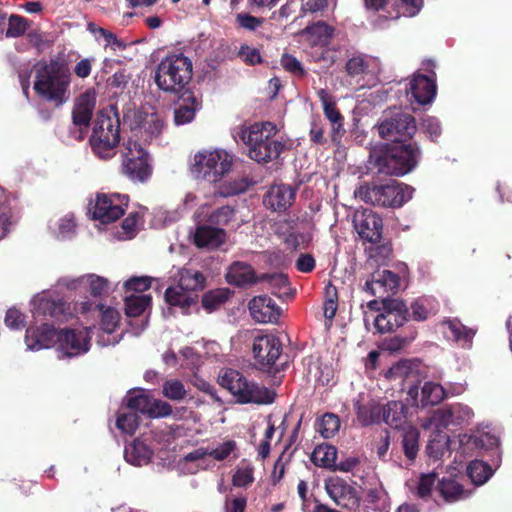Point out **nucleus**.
Returning a JSON list of instances; mask_svg holds the SVG:
<instances>
[{
	"label": "nucleus",
	"instance_id": "obj_1",
	"mask_svg": "<svg viewBox=\"0 0 512 512\" xmlns=\"http://www.w3.org/2000/svg\"><path fill=\"white\" fill-rule=\"evenodd\" d=\"M70 83L69 69L58 62L52 61L36 69L34 80L36 94L56 107L68 101Z\"/></svg>",
	"mask_w": 512,
	"mask_h": 512
},
{
	"label": "nucleus",
	"instance_id": "obj_2",
	"mask_svg": "<svg viewBox=\"0 0 512 512\" xmlns=\"http://www.w3.org/2000/svg\"><path fill=\"white\" fill-rule=\"evenodd\" d=\"M276 126L270 122L256 123L244 127L239 133L240 139L248 147V154L256 162H267L279 157L285 145L273 137Z\"/></svg>",
	"mask_w": 512,
	"mask_h": 512
},
{
	"label": "nucleus",
	"instance_id": "obj_3",
	"mask_svg": "<svg viewBox=\"0 0 512 512\" xmlns=\"http://www.w3.org/2000/svg\"><path fill=\"white\" fill-rule=\"evenodd\" d=\"M219 384L240 404H270L274 401V392L249 380L238 370H222L219 374Z\"/></svg>",
	"mask_w": 512,
	"mask_h": 512
},
{
	"label": "nucleus",
	"instance_id": "obj_4",
	"mask_svg": "<svg viewBox=\"0 0 512 512\" xmlns=\"http://www.w3.org/2000/svg\"><path fill=\"white\" fill-rule=\"evenodd\" d=\"M375 164L379 172L387 175L403 176L411 172L418 164L420 150L416 143H393L386 146L383 153L376 155Z\"/></svg>",
	"mask_w": 512,
	"mask_h": 512
},
{
	"label": "nucleus",
	"instance_id": "obj_5",
	"mask_svg": "<svg viewBox=\"0 0 512 512\" xmlns=\"http://www.w3.org/2000/svg\"><path fill=\"white\" fill-rule=\"evenodd\" d=\"M233 157L224 149L198 151L191 162V173L197 180L220 183L231 171Z\"/></svg>",
	"mask_w": 512,
	"mask_h": 512
},
{
	"label": "nucleus",
	"instance_id": "obj_6",
	"mask_svg": "<svg viewBox=\"0 0 512 512\" xmlns=\"http://www.w3.org/2000/svg\"><path fill=\"white\" fill-rule=\"evenodd\" d=\"M192 62L183 54L163 58L155 72V83L164 92H180L191 80Z\"/></svg>",
	"mask_w": 512,
	"mask_h": 512
},
{
	"label": "nucleus",
	"instance_id": "obj_7",
	"mask_svg": "<svg viewBox=\"0 0 512 512\" xmlns=\"http://www.w3.org/2000/svg\"><path fill=\"white\" fill-rule=\"evenodd\" d=\"M414 189L406 184L392 181L384 185L364 184L354 196L365 203L383 207H400L413 196Z\"/></svg>",
	"mask_w": 512,
	"mask_h": 512
},
{
	"label": "nucleus",
	"instance_id": "obj_8",
	"mask_svg": "<svg viewBox=\"0 0 512 512\" xmlns=\"http://www.w3.org/2000/svg\"><path fill=\"white\" fill-rule=\"evenodd\" d=\"M120 141L119 120L114 115L100 112L97 116L90 145L93 152L102 159H109L115 155V148Z\"/></svg>",
	"mask_w": 512,
	"mask_h": 512
},
{
	"label": "nucleus",
	"instance_id": "obj_9",
	"mask_svg": "<svg viewBox=\"0 0 512 512\" xmlns=\"http://www.w3.org/2000/svg\"><path fill=\"white\" fill-rule=\"evenodd\" d=\"M204 276L197 270L181 268L178 271V285L169 287L165 292V299L171 306H178L183 310L196 303V291L204 287Z\"/></svg>",
	"mask_w": 512,
	"mask_h": 512
},
{
	"label": "nucleus",
	"instance_id": "obj_10",
	"mask_svg": "<svg viewBox=\"0 0 512 512\" xmlns=\"http://www.w3.org/2000/svg\"><path fill=\"white\" fill-rule=\"evenodd\" d=\"M416 129L414 118L399 108L384 111L377 124L379 135L384 139H391L393 143L411 138Z\"/></svg>",
	"mask_w": 512,
	"mask_h": 512
},
{
	"label": "nucleus",
	"instance_id": "obj_11",
	"mask_svg": "<svg viewBox=\"0 0 512 512\" xmlns=\"http://www.w3.org/2000/svg\"><path fill=\"white\" fill-rule=\"evenodd\" d=\"M474 417L471 407L462 403L445 405L433 411V413L422 422L424 429L441 432L450 427H461L469 425Z\"/></svg>",
	"mask_w": 512,
	"mask_h": 512
},
{
	"label": "nucleus",
	"instance_id": "obj_12",
	"mask_svg": "<svg viewBox=\"0 0 512 512\" xmlns=\"http://www.w3.org/2000/svg\"><path fill=\"white\" fill-rule=\"evenodd\" d=\"M123 173L135 183L148 181L153 172L148 152L137 142L128 140L123 150Z\"/></svg>",
	"mask_w": 512,
	"mask_h": 512
},
{
	"label": "nucleus",
	"instance_id": "obj_13",
	"mask_svg": "<svg viewBox=\"0 0 512 512\" xmlns=\"http://www.w3.org/2000/svg\"><path fill=\"white\" fill-rule=\"evenodd\" d=\"M128 206V196L118 193H98L90 199L88 213L95 221L109 224L125 213Z\"/></svg>",
	"mask_w": 512,
	"mask_h": 512
},
{
	"label": "nucleus",
	"instance_id": "obj_14",
	"mask_svg": "<svg viewBox=\"0 0 512 512\" xmlns=\"http://www.w3.org/2000/svg\"><path fill=\"white\" fill-rule=\"evenodd\" d=\"M55 344L59 358L77 357L87 353L91 346L89 328L56 330Z\"/></svg>",
	"mask_w": 512,
	"mask_h": 512
},
{
	"label": "nucleus",
	"instance_id": "obj_15",
	"mask_svg": "<svg viewBox=\"0 0 512 512\" xmlns=\"http://www.w3.org/2000/svg\"><path fill=\"white\" fill-rule=\"evenodd\" d=\"M407 308L398 299H386L382 302V310L372 316L371 331L388 333L402 326L407 321Z\"/></svg>",
	"mask_w": 512,
	"mask_h": 512
},
{
	"label": "nucleus",
	"instance_id": "obj_16",
	"mask_svg": "<svg viewBox=\"0 0 512 512\" xmlns=\"http://www.w3.org/2000/svg\"><path fill=\"white\" fill-rule=\"evenodd\" d=\"M31 312L35 322L51 317L58 321L67 319L69 307L62 299L54 297L50 291H43L31 300Z\"/></svg>",
	"mask_w": 512,
	"mask_h": 512
},
{
	"label": "nucleus",
	"instance_id": "obj_17",
	"mask_svg": "<svg viewBox=\"0 0 512 512\" xmlns=\"http://www.w3.org/2000/svg\"><path fill=\"white\" fill-rule=\"evenodd\" d=\"M133 118L130 124L131 130L138 135L139 133L145 141L157 137L164 127L163 117L153 107H142L140 110L128 115L127 119Z\"/></svg>",
	"mask_w": 512,
	"mask_h": 512
},
{
	"label": "nucleus",
	"instance_id": "obj_18",
	"mask_svg": "<svg viewBox=\"0 0 512 512\" xmlns=\"http://www.w3.org/2000/svg\"><path fill=\"white\" fill-rule=\"evenodd\" d=\"M385 378L400 385L409 383L408 396L416 403L418 398V387L414 385L419 380V361L403 359L392 365L386 372Z\"/></svg>",
	"mask_w": 512,
	"mask_h": 512
},
{
	"label": "nucleus",
	"instance_id": "obj_19",
	"mask_svg": "<svg viewBox=\"0 0 512 512\" xmlns=\"http://www.w3.org/2000/svg\"><path fill=\"white\" fill-rule=\"evenodd\" d=\"M126 402L131 411L147 414L151 418L166 417L172 413V408L167 402L155 399L143 390L130 392Z\"/></svg>",
	"mask_w": 512,
	"mask_h": 512
},
{
	"label": "nucleus",
	"instance_id": "obj_20",
	"mask_svg": "<svg viewBox=\"0 0 512 512\" xmlns=\"http://www.w3.org/2000/svg\"><path fill=\"white\" fill-rule=\"evenodd\" d=\"M282 351V344L273 334H259L254 337L252 352L255 361L261 368L275 364Z\"/></svg>",
	"mask_w": 512,
	"mask_h": 512
},
{
	"label": "nucleus",
	"instance_id": "obj_21",
	"mask_svg": "<svg viewBox=\"0 0 512 512\" xmlns=\"http://www.w3.org/2000/svg\"><path fill=\"white\" fill-rule=\"evenodd\" d=\"M99 310V328L100 333L98 335L97 343L100 346L115 345L120 342L121 335H113L120 325L121 313L120 311L112 306L99 304L97 306Z\"/></svg>",
	"mask_w": 512,
	"mask_h": 512
},
{
	"label": "nucleus",
	"instance_id": "obj_22",
	"mask_svg": "<svg viewBox=\"0 0 512 512\" xmlns=\"http://www.w3.org/2000/svg\"><path fill=\"white\" fill-rule=\"evenodd\" d=\"M325 489L337 506L348 510H354L359 506L356 490L345 480L332 477L326 481Z\"/></svg>",
	"mask_w": 512,
	"mask_h": 512
},
{
	"label": "nucleus",
	"instance_id": "obj_23",
	"mask_svg": "<svg viewBox=\"0 0 512 512\" xmlns=\"http://www.w3.org/2000/svg\"><path fill=\"white\" fill-rule=\"evenodd\" d=\"M400 287L399 276L390 270H377L366 280L364 291L372 296L384 297L395 294Z\"/></svg>",
	"mask_w": 512,
	"mask_h": 512
},
{
	"label": "nucleus",
	"instance_id": "obj_24",
	"mask_svg": "<svg viewBox=\"0 0 512 512\" xmlns=\"http://www.w3.org/2000/svg\"><path fill=\"white\" fill-rule=\"evenodd\" d=\"M354 227L359 236L368 242L377 243L382 236V220L371 209L357 211L354 215Z\"/></svg>",
	"mask_w": 512,
	"mask_h": 512
},
{
	"label": "nucleus",
	"instance_id": "obj_25",
	"mask_svg": "<svg viewBox=\"0 0 512 512\" xmlns=\"http://www.w3.org/2000/svg\"><path fill=\"white\" fill-rule=\"evenodd\" d=\"M407 95H410V101L419 105L431 103L436 95L435 74L425 76L415 73L409 81Z\"/></svg>",
	"mask_w": 512,
	"mask_h": 512
},
{
	"label": "nucleus",
	"instance_id": "obj_26",
	"mask_svg": "<svg viewBox=\"0 0 512 512\" xmlns=\"http://www.w3.org/2000/svg\"><path fill=\"white\" fill-rule=\"evenodd\" d=\"M56 329L48 324L31 325L26 330L25 344L27 350L39 351L55 345Z\"/></svg>",
	"mask_w": 512,
	"mask_h": 512
},
{
	"label": "nucleus",
	"instance_id": "obj_27",
	"mask_svg": "<svg viewBox=\"0 0 512 512\" xmlns=\"http://www.w3.org/2000/svg\"><path fill=\"white\" fill-rule=\"evenodd\" d=\"M248 308L252 319L258 323H274L280 317V307L266 295L252 298Z\"/></svg>",
	"mask_w": 512,
	"mask_h": 512
},
{
	"label": "nucleus",
	"instance_id": "obj_28",
	"mask_svg": "<svg viewBox=\"0 0 512 512\" xmlns=\"http://www.w3.org/2000/svg\"><path fill=\"white\" fill-rule=\"evenodd\" d=\"M65 285L70 290L89 291L94 297L104 296L110 291L108 279L95 274H87L79 278L67 280Z\"/></svg>",
	"mask_w": 512,
	"mask_h": 512
},
{
	"label": "nucleus",
	"instance_id": "obj_29",
	"mask_svg": "<svg viewBox=\"0 0 512 512\" xmlns=\"http://www.w3.org/2000/svg\"><path fill=\"white\" fill-rule=\"evenodd\" d=\"M95 104L96 92L93 89L85 91L77 98L73 110V124L79 127L80 132L88 127Z\"/></svg>",
	"mask_w": 512,
	"mask_h": 512
},
{
	"label": "nucleus",
	"instance_id": "obj_30",
	"mask_svg": "<svg viewBox=\"0 0 512 512\" xmlns=\"http://www.w3.org/2000/svg\"><path fill=\"white\" fill-rule=\"evenodd\" d=\"M201 108V100L192 92H184L174 110L176 125H185L193 121L196 112Z\"/></svg>",
	"mask_w": 512,
	"mask_h": 512
},
{
	"label": "nucleus",
	"instance_id": "obj_31",
	"mask_svg": "<svg viewBox=\"0 0 512 512\" xmlns=\"http://www.w3.org/2000/svg\"><path fill=\"white\" fill-rule=\"evenodd\" d=\"M295 199V190L284 184L273 185L265 196L264 203L274 211H284Z\"/></svg>",
	"mask_w": 512,
	"mask_h": 512
},
{
	"label": "nucleus",
	"instance_id": "obj_32",
	"mask_svg": "<svg viewBox=\"0 0 512 512\" xmlns=\"http://www.w3.org/2000/svg\"><path fill=\"white\" fill-rule=\"evenodd\" d=\"M153 450L143 439H135L124 449V458L127 463L141 467L150 463Z\"/></svg>",
	"mask_w": 512,
	"mask_h": 512
},
{
	"label": "nucleus",
	"instance_id": "obj_33",
	"mask_svg": "<svg viewBox=\"0 0 512 512\" xmlns=\"http://www.w3.org/2000/svg\"><path fill=\"white\" fill-rule=\"evenodd\" d=\"M225 237L223 229L201 225L194 233V243L200 248L215 249L224 242Z\"/></svg>",
	"mask_w": 512,
	"mask_h": 512
},
{
	"label": "nucleus",
	"instance_id": "obj_34",
	"mask_svg": "<svg viewBox=\"0 0 512 512\" xmlns=\"http://www.w3.org/2000/svg\"><path fill=\"white\" fill-rule=\"evenodd\" d=\"M17 221V215L11 207V197L0 187V240L13 230Z\"/></svg>",
	"mask_w": 512,
	"mask_h": 512
},
{
	"label": "nucleus",
	"instance_id": "obj_35",
	"mask_svg": "<svg viewBox=\"0 0 512 512\" xmlns=\"http://www.w3.org/2000/svg\"><path fill=\"white\" fill-rule=\"evenodd\" d=\"M302 35L311 47H324L330 43L334 35V29L326 23L319 21L306 27L302 31Z\"/></svg>",
	"mask_w": 512,
	"mask_h": 512
},
{
	"label": "nucleus",
	"instance_id": "obj_36",
	"mask_svg": "<svg viewBox=\"0 0 512 512\" xmlns=\"http://www.w3.org/2000/svg\"><path fill=\"white\" fill-rule=\"evenodd\" d=\"M364 397L359 395L354 400V409L357 414V419L363 426H368L382 420V406L375 402H368L363 404Z\"/></svg>",
	"mask_w": 512,
	"mask_h": 512
},
{
	"label": "nucleus",
	"instance_id": "obj_37",
	"mask_svg": "<svg viewBox=\"0 0 512 512\" xmlns=\"http://www.w3.org/2000/svg\"><path fill=\"white\" fill-rule=\"evenodd\" d=\"M407 408L402 401H389L382 406V420L392 428L402 429L406 425Z\"/></svg>",
	"mask_w": 512,
	"mask_h": 512
},
{
	"label": "nucleus",
	"instance_id": "obj_38",
	"mask_svg": "<svg viewBox=\"0 0 512 512\" xmlns=\"http://www.w3.org/2000/svg\"><path fill=\"white\" fill-rule=\"evenodd\" d=\"M208 458V447H200L187 453L180 460V466L184 472L189 474H195L199 470L206 469L209 467Z\"/></svg>",
	"mask_w": 512,
	"mask_h": 512
},
{
	"label": "nucleus",
	"instance_id": "obj_39",
	"mask_svg": "<svg viewBox=\"0 0 512 512\" xmlns=\"http://www.w3.org/2000/svg\"><path fill=\"white\" fill-rule=\"evenodd\" d=\"M379 60L371 56H355L348 60L346 70L349 75L356 76L363 73L376 74L379 71Z\"/></svg>",
	"mask_w": 512,
	"mask_h": 512
},
{
	"label": "nucleus",
	"instance_id": "obj_40",
	"mask_svg": "<svg viewBox=\"0 0 512 512\" xmlns=\"http://www.w3.org/2000/svg\"><path fill=\"white\" fill-rule=\"evenodd\" d=\"M226 279L230 284L244 286L255 281V274L249 264L244 262H235L229 267Z\"/></svg>",
	"mask_w": 512,
	"mask_h": 512
},
{
	"label": "nucleus",
	"instance_id": "obj_41",
	"mask_svg": "<svg viewBox=\"0 0 512 512\" xmlns=\"http://www.w3.org/2000/svg\"><path fill=\"white\" fill-rule=\"evenodd\" d=\"M439 491L446 502L453 503L464 500L470 496L468 490L463 489L455 479L443 478L439 481Z\"/></svg>",
	"mask_w": 512,
	"mask_h": 512
},
{
	"label": "nucleus",
	"instance_id": "obj_42",
	"mask_svg": "<svg viewBox=\"0 0 512 512\" xmlns=\"http://www.w3.org/2000/svg\"><path fill=\"white\" fill-rule=\"evenodd\" d=\"M445 334L454 339L463 347H470L475 331L466 328L462 323L455 320H448L444 323Z\"/></svg>",
	"mask_w": 512,
	"mask_h": 512
},
{
	"label": "nucleus",
	"instance_id": "obj_43",
	"mask_svg": "<svg viewBox=\"0 0 512 512\" xmlns=\"http://www.w3.org/2000/svg\"><path fill=\"white\" fill-rule=\"evenodd\" d=\"M50 229L58 239H69L75 235L76 221L74 214L68 213L50 223Z\"/></svg>",
	"mask_w": 512,
	"mask_h": 512
},
{
	"label": "nucleus",
	"instance_id": "obj_44",
	"mask_svg": "<svg viewBox=\"0 0 512 512\" xmlns=\"http://www.w3.org/2000/svg\"><path fill=\"white\" fill-rule=\"evenodd\" d=\"M447 397L446 390L439 383L427 381L421 389V404L436 405Z\"/></svg>",
	"mask_w": 512,
	"mask_h": 512
},
{
	"label": "nucleus",
	"instance_id": "obj_45",
	"mask_svg": "<svg viewBox=\"0 0 512 512\" xmlns=\"http://www.w3.org/2000/svg\"><path fill=\"white\" fill-rule=\"evenodd\" d=\"M337 458L336 448L328 445H318L312 452L311 460L319 467L331 468L335 465Z\"/></svg>",
	"mask_w": 512,
	"mask_h": 512
},
{
	"label": "nucleus",
	"instance_id": "obj_46",
	"mask_svg": "<svg viewBox=\"0 0 512 512\" xmlns=\"http://www.w3.org/2000/svg\"><path fill=\"white\" fill-rule=\"evenodd\" d=\"M419 431L411 425L402 428V445L406 457L410 460L415 459L419 448Z\"/></svg>",
	"mask_w": 512,
	"mask_h": 512
},
{
	"label": "nucleus",
	"instance_id": "obj_47",
	"mask_svg": "<svg viewBox=\"0 0 512 512\" xmlns=\"http://www.w3.org/2000/svg\"><path fill=\"white\" fill-rule=\"evenodd\" d=\"M467 474L475 485H483L493 475L492 468L481 460L472 461L467 467Z\"/></svg>",
	"mask_w": 512,
	"mask_h": 512
},
{
	"label": "nucleus",
	"instance_id": "obj_48",
	"mask_svg": "<svg viewBox=\"0 0 512 512\" xmlns=\"http://www.w3.org/2000/svg\"><path fill=\"white\" fill-rule=\"evenodd\" d=\"M151 304V296L144 294H131L125 297L126 314L136 317L142 314Z\"/></svg>",
	"mask_w": 512,
	"mask_h": 512
},
{
	"label": "nucleus",
	"instance_id": "obj_49",
	"mask_svg": "<svg viewBox=\"0 0 512 512\" xmlns=\"http://www.w3.org/2000/svg\"><path fill=\"white\" fill-rule=\"evenodd\" d=\"M411 314L412 319L416 321H424L430 315L436 312V304L432 298L423 297L416 299L411 304Z\"/></svg>",
	"mask_w": 512,
	"mask_h": 512
},
{
	"label": "nucleus",
	"instance_id": "obj_50",
	"mask_svg": "<svg viewBox=\"0 0 512 512\" xmlns=\"http://www.w3.org/2000/svg\"><path fill=\"white\" fill-rule=\"evenodd\" d=\"M254 482V467L245 461H242L236 468L232 483L236 487L246 488Z\"/></svg>",
	"mask_w": 512,
	"mask_h": 512
},
{
	"label": "nucleus",
	"instance_id": "obj_51",
	"mask_svg": "<svg viewBox=\"0 0 512 512\" xmlns=\"http://www.w3.org/2000/svg\"><path fill=\"white\" fill-rule=\"evenodd\" d=\"M339 428L340 420L333 413L324 414L317 424V431L326 439L333 437L339 431Z\"/></svg>",
	"mask_w": 512,
	"mask_h": 512
},
{
	"label": "nucleus",
	"instance_id": "obj_52",
	"mask_svg": "<svg viewBox=\"0 0 512 512\" xmlns=\"http://www.w3.org/2000/svg\"><path fill=\"white\" fill-rule=\"evenodd\" d=\"M272 293L278 297L288 296L290 294L289 281L284 274L266 275L264 278Z\"/></svg>",
	"mask_w": 512,
	"mask_h": 512
},
{
	"label": "nucleus",
	"instance_id": "obj_53",
	"mask_svg": "<svg viewBox=\"0 0 512 512\" xmlns=\"http://www.w3.org/2000/svg\"><path fill=\"white\" fill-rule=\"evenodd\" d=\"M162 394L172 401H181L187 396V390L181 381L170 379L164 382Z\"/></svg>",
	"mask_w": 512,
	"mask_h": 512
},
{
	"label": "nucleus",
	"instance_id": "obj_54",
	"mask_svg": "<svg viewBox=\"0 0 512 512\" xmlns=\"http://www.w3.org/2000/svg\"><path fill=\"white\" fill-rule=\"evenodd\" d=\"M208 451L209 457L217 461H223L228 459L231 455L236 456L237 444L234 440H225L215 447H208Z\"/></svg>",
	"mask_w": 512,
	"mask_h": 512
},
{
	"label": "nucleus",
	"instance_id": "obj_55",
	"mask_svg": "<svg viewBox=\"0 0 512 512\" xmlns=\"http://www.w3.org/2000/svg\"><path fill=\"white\" fill-rule=\"evenodd\" d=\"M116 426L122 433L132 435L139 426V418L133 411L122 413L117 417Z\"/></svg>",
	"mask_w": 512,
	"mask_h": 512
},
{
	"label": "nucleus",
	"instance_id": "obj_56",
	"mask_svg": "<svg viewBox=\"0 0 512 512\" xmlns=\"http://www.w3.org/2000/svg\"><path fill=\"white\" fill-rule=\"evenodd\" d=\"M448 443V435L438 432V434L433 439L429 440L426 451L430 457L439 459L446 451Z\"/></svg>",
	"mask_w": 512,
	"mask_h": 512
},
{
	"label": "nucleus",
	"instance_id": "obj_57",
	"mask_svg": "<svg viewBox=\"0 0 512 512\" xmlns=\"http://www.w3.org/2000/svg\"><path fill=\"white\" fill-rule=\"evenodd\" d=\"M140 223V216L138 213L129 214L122 222L121 231L118 232V238L120 240H128L133 238Z\"/></svg>",
	"mask_w": 512,
	"mask_h": 512
},
{
	"label": "nucleus",
	"instance_id": "obj_58",
	"mask_svg": "<svg viewBox=\"0 0 512 512\" xmlns=\"http://www.w3.org/2000/svg\"><path fill=\"white\" fill-rule=\"evenodd\" d=\"M228 297L224 290H213L205 293L202 297V305L208 311L212 312L223 304Z\"/></svg>",
	"mask_w": 512,
	"mask_h": 512
},
{
	"label": "nucleus",
	"instance_id": "obj_59",
	"mask_svg": "<svg viewBox=\"0 0 512 512\" xmlns=\"http://www.w3.org/2000/svg\"><path fill=\"white\" fill-rule=\"evenodd\" d=\"M281 66L289 73L303 77L306 74L301 62L291 54H283L280 59Z\"/></svg>",
	"mask_w": 512,
	"mask_h": 512
},
{
	"label": "nucleus",
	"instance_id": "obj_60",
	"mask_svg": "<svg viewBox=\"0 0 512 512\" xmlns=\"http://www.w3.org/2000/svg\"><path fill=\"white\" fill-rule=\"evenodd\" d=\"M28 24L25 18L18 15H11L8 21L6 37L16 38L23 35L27 30Z\"/></svg>",
	"mask_w": 512,
	"mask_h": 512
},
{
	"label": "nucleus",
	"instance_id": "obj_61",
	"mask_svg": "<svg viewBox=\"0 0 512 512\" xmlns=\"http://www.w3.org/2000/svg\"><path fill=\"white\" fill-rule=\"evenodd\" d=\"M422 7L423 0H399V12L391 18H398L400 15L413 17L420 12Z\"/></svg>",
	"mask_w": 512,
	"mask_h": 512
},
{
	"label": "nucleus",
	"instance_id": "obj_62",
	"mask_svg": "<svg viewBox=\"0 0 512 512\" xmlns=\"http://www.w3.org/2000/svg\"><path fill=\"white\" fill-rule=\"evenodd\" d=\"M436 481L435 473L422 474L419 477L416 486V494L421 498H425L430 495Z\"/></svg>",
	"mask_w": 512,
	"mask_h": 512
},
{
	"label": "nucleus",
	"instance_id": "obj_63",
	"mask_svg": "<svg viewBox=\"0 0 512 512\" xmlns=\"http://www.w3.org/2000/svg\"><path fill=\"white\" fill-rule=\"evenodd\" d=\"M151 278L147 276L132 277L124 283L126 293L133 292L132 294L141 293L151 286Z\"/></svg>",
	"mask_w": 512,
	"mask_h": 512
},
{
	"label": "nucleus",
	"instance_id": "obj_64",
	"mask_svg": "<svg viewBox=\"0 0 512 512\" xmlns=\"http://www.w3.org/2000/svg\"><path fill=\"white\" fill-rule=\"evenodd\" d=\"M234 216L230 206H223L215 210L209 217V222L216 225H226Z\"/></svg>",
	"mask_w": 512,
	"mask_h": 512
}]
</instances>
